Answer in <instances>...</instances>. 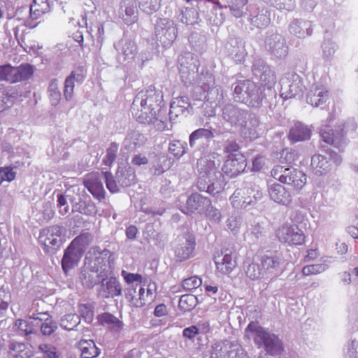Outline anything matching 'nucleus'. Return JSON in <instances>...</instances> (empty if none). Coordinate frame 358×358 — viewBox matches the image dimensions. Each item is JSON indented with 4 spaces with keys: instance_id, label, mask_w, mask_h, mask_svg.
<instances>
[{
    "instance_id": "nucleus-22",
    "label": "nucleus",
    "mask_w": 358,
    "mask_h": 358,
    "mask_svg": "<svg viewBox=\"0 0 358 358\" xmlns=\"http://www.w3.org/2000/svg\"><path fill=\"white\" fill-rule=\"evenodd\" d=\"M329 97L328 90L322 86H315L307 94V101L313 106L317 107L324 103Z\"/></svg>"
},
{
    "instance_id": "nucleus-38",
    "label": "nucleus",
    "mask_w": 358,
    "mask_h": 358,
    "mask_svg": "<svg viewBox=\"0 0 358 358\" xmlns=\"http://www.w3.org/2000/svg\"><path fill=\"white\" fill-rule=\"evenodd\" d=\"M47 317L44 318V322L41 325V330L44 336H50L57 328L56 323L52 317L46 313H41Z\"/></svg>"
},
{
    "instance_id": "nucleus-35",
    "label": "nucleus",
    "mask_w": 358,
    "mask_h": 358,
    "mask_svg": "<svg viewBox=\"0 0 358 358\" xmlns=\"http://www.w3.org/2000/svg\"><path fill=\"white\" fill-rule=\"evenodd\" d=\"M196 297L193 294L182 295L178 302V307L184 312L192 310L196 305Z\"/></svg>"
},
{
    "instance_id": "nucleus-23",
    "label": "nucleus",
    "mask_w": 358,
    "mask_h": 358,
    "mask_svg": "<svg viewBox=\"0 0 358 358\" xmlns=\"http://www.w3.org/2000/svg\"><path fill=\"white\" fill-rule=\"evenodd\" d=\"M262 268L267 271L277 270L281 263V259L277 252L267 251L260 257Z\"/></svg>"
},
{
    "instance_id": "nucleus-41",
    "label": "nucleus",
    "mask_w": 358,
    "mask_h": 358,
    "mask_svg": "<svg viewBox=\"0 0 358 358\" xmlns=\"http://www.w3.org/2000/svg\"><path fill=\"white\" fill-rule=\"evenodd\" d=\"M48 92L50 99L53 105L59 103L61 99V93L59 90L58 82L57 79L52 80L49 85Z\"/></svg>"
},
{
    "instance_id": "nucleus-27",
    "label": "nucleus",
    "mask_w": 358,
    "mask_h": 358,
    "mask_svg": "<svg viewBox=\"0 0 358 358\" xmlns=\"http://www.w3.org/2000/svg\"><path fill=\"white\" fill-rule=\"evenodd\" d=\"M9 355L13 358H31L33 351L29 344L13 342L9 345Z\"/></svg>"
},
{
    "instance_id": "nucleus-63",
    "label": "nucleus",
    "mask_w": 358,
    "mask_h": 358,
    "mask_svg": "<svg viewBox=\"0 0 358 358\" xmlns=\"http://www.w3.org/2000/svg\"><path fill=\"white\" fill-rule=\"evenodd\" d=\"M137 231L138 229L134 225L128 227L126 229L127 237L129 239H134L136 236Z\"/></svg>"
},
{
    "instance_id": "nucleus-58",
    "label": "nucleus",
    "mask_w": 358,
    "mask_h": 358,
    "mask_svg": "<svg viewBox=\"0 0 358 358\" xmlns=\"http://www.w3.org/2000/svg\"><path fill=\"white\" fill-rule=\"evenodd\" d=\"M131 162L136 166L145 165L148 163V159L146 156L138 154L133 157Z\"/></svg>"
},
{
    "instance_id": "nucleus-59",
    "label": "nucleus",
    "mask_w": 358,
    "mask_h": 358,
    "mask_svg": "<svg viewBox=\"0 0 358 358\" xmlns=\"http://www.w3.org/2000/svg\"><path fill=\"white\" fill-rule=\"evenodd\" d=\"M307 254L305 256V261H313L315 260L320 255V252L317 248L309 249L307 250Z\"/></svg>"
},
{
    "instance_id": "nucleus-18",
    "label": "nucleus",
    "mask_w": 358,
    "mask_h": 358,
    "mask_svg": "<svg viewBox=\"0 0 358 358\" xmlns=\"http://www.w3.org/2000/svg\"><path fill=\"white\" fill-rule=\"evenodd\" d=\"M214 262L217 271L224 275L231 273L237 266L236 259L231 253L215 256Z\"/></svg>"
},
{
    "instance_id": "nucleus-44",
    "label": "nucleus",
    "mask_w": 358,
    "mask_h": 358,
    "mask_svg": "<svg viewBox=\"0 0 358 358\" xmlns=\"http://www.w3.org/2000/svg\"><path fill=\"white\" fill-rule=\"evenodd\" d=\"M325 265L322 264L308 265L302 268L303 275H317L325 270Z\"/></svg>"
},
{
    "instance_id": "nucleus-62",
    "label": "nucleus",
    "mask_w": 358,
    "mask_h": 358,
    "mask_svg": "<svg viewBox=\"0 0 358 358\" xmlns=\"http://www.w3.org/2000/svg\"><path fill=\"white\" fill-rule=\"evenodd\" d=\"M154 314L156 317L166 315L167 314L166 306L163 303L157 305L155 308Z\"/></svg>"
},
{
    "instance_id": "nucleus-50",
    "label": "nucleus",
    "mask_w": 358,
    "mask_h": 358,
    "mask_svg": "<svg viewBox=\"0 0 358 358\" xmlns=\"http://www.w3.org/2000/svg\"><path fill=\"white\" fill-rule=\"evenodd\" d=\"M139 298L138 299L134 300V298L132 296L129 299L130 303H132L134 306L136 307H141L145 305L146 302L148 301V299L146 297L145 290L144 287H141L138 292Z\"/></svg>"
},
{
    "instance_id": "nucleus-4",
    "label": "nucleus",
    "mask_w": 358,
    "mask_h": 358,
    "mask_svg": "<svg viewBox=\"0 0 358 358\" xmlns=\"http://www.w3.org/2000/svg\"><path fill=\"white\" fill-rule=\"evenodd\" d=\"M113 254L108 249L101 250L98 246L93 247L87 253L84 264L99 276H107L113 263Z\"/></svg>"
},
{
    "instance_id": "nucleus-57",
    "label": "nucleus",
    "mask_w": 358,
    "mask_h": 358,
    "mask_svg": "<svg viewBox=\"0 0 358 358\" xmlns=\"http://www.w3.org/2000/svg\"><path fill=\"white\" fill-rule=\"evenodd\" d=\"M264 166V159L263 156L257 155L252 161V171H259Z\"/></svg>"
},
{
    "instance_id": "nucleus-46",
    "label": "nucleus",
    "mask_w": 358,
    "mask_h": 358,
    "mask_svg": "<svg viewBox=\"0 0 358 358\" xmlns=\"http://www.w3.org/2000/svg\"><path fill=\"white\" fill-rule=\"evenodd\" d=\"M203 214L205 215L210 220L215 222H220L222 217L220 211L212 206L210 200V206L205 210V212H203Z\"/></svg>"
},
{
    "instance_id": "nucleus-6",
    "label": "nucleus",
    "mask_w": 358,
    "mask_h": 358,
    "mask_svg": "<svg viewBox=\"0 0 358 358\" xmlns=\"http://www.w3.org/2000/svg\"><path fill=\"white\" fill-rule=\"evenodd\" d=\"M262 198V192L255 187H243L237 189L230 196L232 206L237 209L247 208L255 204Z\"/></svg>"
},
{
    "instance_id": "nucleus-34",
    "label": "nucleus",
    "mask_w": 358,
    "mask_h": 358,
    "mask_svg": "<svg viewBox=\"0 0 358 358\" xmlns=\"http://www.w3.org/2000/svg\"><path fill=\"white\" fill-rule=\"evenodd\" d=\"M320 134L323 141L331 145L339 144L343 137V134L342 133H337L335 134L334 131L329 127H324L321 129Z\"/></svg>"
},
{
    "instance_id": "nucleus-61",
    "label": "nucleus",
    "mask_w": 358,
    "mask_h": 358,
    "mask_svg": "<svg viewBox=\"0 0 358 358\" xmlns=\"http://www.w3.org/2000/svg\"><path fill=\"white\" fill-rule=\"evenodd\" d=\"M209 187H212L211 189H213L215 191V192H208L209 194H213V195L219 194L224 190V186H223L222 182H220L218 181H215V182L213 181L211 183V185H210Z\"/></svg>"
},
{
    "instance_id": "nucleus-7",
    "label": "nucleus",
    "mask_w": 358,
    "mask_h": 358,
    "mask_svg": "<svg viewBox=\"0 0 358 358\" xmlns=\"http://www.w3.org/2000/svg\"><path fill=\"white\" fill-rule=\"evenodd\" d=\"M63 228L59 225H52L43 229L39 235V242L45 252H52L59 248Z\"/></svg>"
},
{
    "instance_id": "nucleus-16",
    "label": "nucleus",
    "mask_w": 358,
    "mask_h": 358,
    "mask_svg": "<svg viewBox=\"0 0 358 358\" xmlns=\"http://www.w3.org/2000/svg\"><path fill=\"white\" fill-rule=\"evenodd\" d=\"M216 173L217 171L214 166L201 169L199 173L196 184L198 189L202 192H215V191L211 189L212 187H209V186L213 182Z\"/></svg>"
},
{
    "instance_id": "nucleus-54",
    "label": "nucleus",
    "mask_w": 358,
    "mask_h": 358,
    "mask_svg": "<svg viewBox=\"0 0 358 358\" xmlns=\"http://www.w3.org/2000/svg\"><path fill=\"white\" fill-rule=\"evenodd\" d=\"M79 311L81 316L87 322H91L93 320L94 312L91 308L87 305H81L79 308Z\"/></svg>"
},
{
    "instance_id": "nucleus-51",
    "label": "nucleus",
    "mask_w": 358,
    "mask_h": 358,
    "mask_svg": "<svg viewBox=\"0 0 358 358\" xmlns=\"http://www.w3.org/2000/svg\"><path fill=\"white\" fill-rule=\"evenodd\" d=\"M78 320L77 315H66L62 320V325L67 329H72L78 324Z\"/></svg>"
},
{
    "instance_id": "nucleus-45",
    "label": "nucleus",
    "mask_w": 358,
    "mask_h": 358,
    "mask_svg": "<svg viewBox=\"0 0 358 358\" xmlns=\"http://www.w3.org/2000/svg\"><path fill=\"white\" fill-rule=\"evenodd\" d=\"M92 241V236L89 233L81 234L76 238L73 240V241L70 243L73 247L82 246L85 247L90 243Z\"/></svg>"
},
{
    "instance_id": "nucleus-11",
    "label": "nucleus",
    "mask_w": 358,
    "mask_h": 358,
    "mask_svg": "<svg viewBox=\"0 0 358 358\" xmlns=\"http://www.w3.org/2000/svg\"><path fill=\"white\" fill-rule=\"evenodd\" d=\"M280 83V96L285 99L299 96L303 92L302 78L296 73L288 75L281 80Z\"/></svg>"
},
{
    "instance_id": "nucleus-55",
    "label": "nucleus",
    "mask_w": 358,
    "mask_h": 358,
    "mask_svg": "<svg viewBox=\"0 0 358 358\" xmlns=\"http://www.w3.org/2000/svg\"><path fill=\"white\" fill-rule=\"evenodd\" d=\"M284 157L285 161L291 164L295 161L296 153L294 150L283 149L281 152V157Z\"/></svg>"
},
{
    "instance_id": "nucleus-15",
    "label": "nucleus",
    "mask_w": 358,
    "mask_h": 358,
    "mask_svg": "<svg viewBox=\"0 0 358 358\" xmlns=\"http://www.w3.org/2000/svg\"><path fill=\"white\" fill-rule=\"evenodd\" d=\"M268 192L271 199L278 204L288 206L292 203V194L282 183L275 182L271 185L268 187Z\"/></svg>"
},
{
    "instance_id": "nucleus-30",
    "label": "nucleus",
    "mask_w": 358,
    "mask_h": 358,
    "mask_svg": "<svg viewBox=\"0 0 358 358\" xmlns=\"http://www.w3.org/2000/svg\"><path fill=\"white\" fill-rule=\"evenodd\" d=\"M244 271L247 277L255 280L260 278L261 268L253 257L248 256L243 262Z\"/></svg>"
},
{
    "instance_id": "nucleus-12",
    "label": "nucleus",
    "mask_w": 358,
    "mask_h": 358,
    "mask_svg": "<svg viewBox=\"0 0 358 358\" xmlns=\"http://www.w3.org/2000/svg\"><path fill=\"white\" fill-rule=\"evenodd\" d=\"M247 166L246 158L242 153L227 155L222 167V174L228 178H234L244 171Z\"/></svg>"
},
{
    "instance_id": "nucleus-14",
    "label": "nucleus",
    "mask_w": 358,
    "mask_h": 358,
    "mask_svg": "<svg viewBox=\"0 0 358 358\" xmlns=\"http://www.w3.org/2000/svg\"><path fill=\"white\" fill-rule=\"evenodd\" d=\"M210 206V199L199 193H192L187 199L186 203L180 208L186 215L197 213L203 215L205 210Z\"/></svg>"
},
{
    "instance_id": "nucleus-60",
    "label": "nucleus",
    "mask_w": 358,
    "mask_h": 358,
    "mask_svg": "<svg viewBox=\"0 0 358 358\" xmlns=\"http://www.w3.org/2000/svg\"><path fill=\"white\" fill-rule=\"evenodd\" d=\"M227 225L232 231H236L239 228V222L235 217H231L228 219Z\"/></svg>"
},
{
    "instance_id": "nucleus-32",
    "label": "nucleus",
    "mask_w": 358,
    "mask_h": 358,
    "mask_svg": "<svg viewBox=\"0 0 358 358\" xmlns=\"http://www.w3.org/2000/svg\"><path fill=\"white\" fill-rule=\"evenodd\" d=\"M98 321L101 325H106L110 329L120 331L122 329L123 324L116 317L109 313H104L98 317Z\"/></svg>"
},
{
    "instance_id": "nucleus-8",
    "label": "nucleus",
    "mask_w": 358,
    "mask_h": 358,
    "mask_svg": "<svg viewBox=\"0 0 358 358\" xmlns=\"http://www.w3.org/2000/svg\"><path fill=\"white\" fill-rule=\"evenodd\" d=\"M155 37L163 47H170L177 37V27L173 20L159 19L155 25Z\"/></svg>"
},
{
    "instance_id": "nucleus-1",
    "label": "nucleus",
    "mask_w": 358,
    "mask_h": 358,
    "mask_svg": "<svg viewBox=\"0 0 358 358\" xmlns=\"http://www.w3.org/2000/svg\"><path fill=\"white\" fill-rule=\"evenodd\" d=\"M162 98L161 92L153 87L139 92L131 106L136 120L141 124H154L158 130H164L166 125L159 119Z\"/></svg>"
},
{
    "instance_id": "nucleus-53",
    "label": "nucleus",
    "mask_w": 358,
    "mask_h": 358,
    "mask_svg": "<svg viewBox=\"0 0 358 358\" xmlns=\"http://www.w3.org/2000/svg\"><path fill=\"white\" fill-rule=\"evenodd\" d=\"M239 149L240 146L236 141H228L224 146V152L227 155H234L235 153H241Z\"/></svg>"
},
{
    "instance_id": "nucleus-52",
    "label": "nucleus",
    "mask_w": 358,
    "mask_h": 358,
    "mask_svg": "<svg viewBox=\"0 0 358 358\" xmlns=\"http://www.w3.org/2000/svg\"><path fill=\"white\" fill-rule=\"evenodd\" d=\"M86 75V71L85 69L80 66L77 68L75 71H73L70 76L67 78H71V81L74 82L76 80L77 82H82L83 81Z\"/></svg>"
},
{
    "instance_id": "nucleus-56",
    "label": "nucleus",
    "mask_w": 358,
    "mask_h": 358,
    "mask_svg": "<svg viewBox=\"0 0 358 358\" xmlns=\"http://www.w3.org/2000/svg\"><path fill=\"white\" fill-rule=\"evenodd\" d=\"M199 329L194 325L184 329L182 331L183 336L189 339L194 338L196 335L199 334Z\"/></svg>"
},
{
    "instance_id": "nucleus-3",
    "label": "nucleus",
    "mask_w": 358,
    "mask_h": 358,
    "mask_svg": "<svg viewBox=\"0 0 358 358\" xmlns=\"http://www.w3.org/2000/svg\"><path fill=\"white\" fill-rule=\"evenodd\" d=\"M271 176L297 192L302 189L307 182L306 174L301 170L293 167L285 168L281 165L275 166L271 171Z\"/></svg>"
},
{
    "instance_id": "nucleus-33",
    "label": "nucleus",
    "mask_w": 358,
    "mask_h": 358,
    "mask_svg": "<svg viewBox=\"0 0 358 358\" xmlns=\"http://www.w3.org/2000/svg\"><path fill=\"white\" fill-rule=\"evenodd\" d=\"M49 10L48 0H34L30 7V15L33 19H38Z\"/></svg>"
},
{
    "instance_id": "nucleus-13",
    "label": "nucleus",
    "mask_w": 358,
    "mask_h": 358,
    "mask_svg": "<svg viewBox=\"0 0 358 358\" xmlns=\"http://www.w3.org/2000/svg\"><path fill=\"white\" fill-rule=\"evenodd\" d=\"M179 243L175 249V257L177 261L184 262L194 256L196 243L193 234L186 233L178 239Z\"/></svg>"
},
{
    "instance_id": "nucleus-48",
    "label": "nucleus",
    "mask_w": 358,
    "mask_h": 358,
    "mask_svg": "<svg viewBox=\"0 0 358 358\" xmlns=\"http://www.w3.org/2000/svg\"><path fill=\"white\" fill-rule=\"evenodd\" d=\"M106 187L111 193H116L119 191L118 186L113 178L111 173L106 171L103 173Z\"/></svg>"
},
{
    "instance_id": "nucleus-5",
    "label": "nucleus",
    "mask_w": 358,
    "mask_h": 358,
    "mask_svg": "<svg viewBox=\"0 0 358 358\" xmlns=\"http://www.w3.org/2000/svg\"><path fill=\"white\" fill-rule=\"evenodd\" d=\"M34 72V67L29 64H22L18 66L10 64L0 66V81L17 83L29 80Z\"/></svg>"
},
{
    "instance_id": "nucleus-42",
    "label": "nucleus",
    "mask_w": 358,
    "mask_h": 358,
    "mask_svg": "<svg viewBox=\"0 0 358 358\" xmlns=\"http://www.w3.org/2000/svg\"><path fill=\"white\" fill-rule=\"evenodd\" d=\"M202 284V280L196 275L185 279L182 282L184 289L192 291L199 287Z\"/></svg>"
},
{
    "instance_id": "nucleus-47",
    "label": "nucleus",
    "mask_w": 358,
    "mask_h": 358,
    "mask_svg": "<svg viewBox=\"0 0 358 358\" xmlns=\"http://www.w3.org/2000/svg\"><path fill=\"white\" fill-rule=\"evenodd\" d=\"M121 275L128 285H131L134 282L141 283L143 282V276L139 273H129L125 270H122L121 271Z\"/></svg>"
},
{
    "instance_id": "nucleus-2",
    "label": "nucleus",
    "mask_w": 358,
    "mask_h": 358,
    "mask_svg": "<svg viewBox=\"0 0 358 358\" xmlns=\"http://www.w3.org/2000/svg\"><path fill=\"white\" fill-rule=\"evenodd\" d=\"M244 336L253 339L258 348H263L266 354L272 357H280L284 351L282 341L278 336L266 330L257 321H251L248 324Z\"/></svg>"
},
{
    "instance_id": "nucleus-64",
    "label": "nucleus",
    "mask_w": 358,
    "mask_h": 358,
    "mask_svg": "<svg viewBox=\"0 0 358 358\" xmlns=\"http://www.w3.org/2000/svg\"><path fill=\"white\" fill-rule=\"evenodd\" d=\"M233 7L238 9L244 7L248 2V0H230Z\"/></svg>"
},
{
    "instance_id": "nucleus-43",
    "label": "nucleus",
    "mask_w": 358,
    "mask_h": 358,
    "mask_svg": "<svg viewBox=\"0 0 358 358\" xmlns=\"http://www.w3.org/2000/svg\"><path fill=\"white\" fill-rule=\"evenodd\" d=\"M38 349L45 355L46 358H59L60 354L57 348L49 344H41Z\"/></svg>"
},
{
    "instance_id": "nucleus-29",
    "label": "nucleus",
    "mask_w": 358,
    "mask_h": 358,
    "mask_svg": "<svg viewBox=\"0 0 358 358\" xmlns=\"http://www.w3.org/2000/svg\"><path fill=\"white\" fill-rule=\"evenodd\" d=\"M102 277L99 275V273L94 272V271L84 264L81 268L79 278L84 287L92 288L96 284L97 278Z\"/></svg>"
},
{
    "instance_id": "nucleus-37",
    "label": "nucleus",
    "mask_w": 358,
    "mask_h": 358,
    "mask_svg": "<svg viewBox=\"0 0 358 358\" xmlns=\"http://www.w3.org/2000/svg\"><path fill=\"white\" fill-rule=\"evenodd\" d=\"M140 8L148 14H152L160 7V0H138Z\"/></svg>"
},
{
    "instance_id": "nucleus-28",
    "label": "nucleus",
    "mask_w": 358,
    "mask_h": 358,
    "mask_svg": "<svg viewBox=\"0 0 358 358\" xmlns=\"http://www.w3.org/2000/svg\"><path fill=\"white\" fill-rule=\"evenodd\" d=\"M125 9L121 14V18L127 25H132L137 22L138 10L134 0H125L124 1Z\"/></svg>"
},
{
    "instance_id": "nucleus-9",
    "label": "nucleus",
    "mask_w": 358,
    "mask_h": 358,
    "mask_svg": "<svg viewBox=\"0 0 358 358\" xmlns=\"http://www.w3.org/2000/svg\"><path fill=\"white\" fill-rule=\"evenodd\" d=\"M259 90L257 85L252 81L240 80L234 87V94L238 96L244 92L247 96L243 97L242 101L250 107H259L262 103Z\"/></svg>"
},
{
    "instance_id": "nucleus-31",
    "label": "nucleus",
    "mask_w": 358,
    "mask_h": 358,
    "mask_svg": "<svg viewBox=\"0 0 358 358\" xmlns=\"http://www.w3.org/2000/svg\"><path fill=\"white\" fill-rule=\"evenodd\" d=\"M79 348L81 351V358H94L100 353L99 350L92 340L80 341Z\"/></svg>"
},
{
    "instance_id": "nucleus-17",
    "label": "nucleus",
    "mask_w": 358,
    "mask_h": 358,
    "mask_svg": "<svg viewBox=\"0 0 358 358\" xmlns=\"http://www.w3.org/2000/svg\"><path fill=\"white\" fill-rule=\"evenodd\" d=\"M192 105L187 96L176 97L171 103L169 115L171 119H175L180 115H185L192 109Z\"/></svg>"
},
{
    "instance_id": "nucleus-36",
    "label": "nucleus",
    "mask_w": 358,
    "mask_h": 358,
    "mask_svg": "<svg viewBox=\"0 0 358 358\" xmlns=\"http://www.w3.org/2000/svg\"><path fill=\"white\" fill-rule=\"evenodd\" d=\"M214 137L213 132L211 129L200 128L194 131L189 136V144L193 146L195 141L202 138L206 139L213 138Z\"/></svg>"
},
{
    "instance_id": "nucleus-49",
    "label": "nucleus",
    "mask_w": 358,
    "mask_h": 358,
    "mask_svg": "<svg viewBox=\"0 0 358 358\" xmlns=\"http://www.w3.org/2000/svg\"><path fill=\"white\" fill-rule=\"evenodd\" d=\"M74 82L71 81V78H66L64 82V96L66 101H70L73 96Z\"/></svg>"
},
{
    "instance_id": "nucleus-10",
    "label": "nucleus",
    "mask_w": 358,
    "mask_h": 358,
    "mask_svg": "<svg viewBox=\"0 0 358 358\" xmlns=\"http://www.w3.org/2000/svg\"><path fill=\"white\" fill-rule=\"evenodd\" d=\"M280 242L289 245H301L306 241L304 233L296 225L285 224L276 230Z\"/></svg>"
},
{
    "instance_id": "nucleus-19",
    "label": "nucleus",
    "mask_w": 358,
    "mask_h": 358,
    "mask_svg": "<svg viewBox=\"0 0 358 358\" xmlns=\"http://www.w3.org/2000/svg\"><path fill=\"white\" fill-rule=\"evenodd\" d=\"M84 185L94 198L101 201L105 198V191L102 182L96 173L87 175Z\"/></svg>"
},
{
    "instance_id": "nucleus-26",
    "label": "nucleus",
    "mask_w": 358,
    "mask_h": 358,
    "mask_svg": "<svg viewBox=\"0 0 358 358\" xmlns=\"http://www.w3.org/2000/svg\"><path fill=\"white\" fill-rule=\"evenodd\" d=\"M329 166V162L326 157L321 155L313 156L310 169L313 174L316 176L324 175L328 173Z\"/></svg>"
},
{
    "instance_id": "nucleus-40",
    "label": "nucleus",
    "mask_w": 358,
    "mask_h": 358,
    "mask_svg": "<svg viewBox=\"0 0 358 358\" xmlns=\"http://www.w3.org/2000/svg\"><path fill=\"white\" fill-rule=\"evenodd\" d=\"M118 150V144L112 143L106 150V155L103 158V163L107 166H111L116 159Z\"/></svg>"
},
{
    "instance_id": "nucleus-25",
    "label": "nucleus",
    "mask_w": 358,
    "mask_h": 358,
    "mask_svg": "<svg viewBox=\"0 0 358 358\" xmlns=\"http://www.w3.org/2000/svg\"><path fill=\"white\" fill-rule=\"evenodd\" d=\"M311 136V131L301 122H297L289 130L288 138L293 142L308 140Z\"/></svg>"
},
{
    "instance_id": "nucleus-39",
    "label": "nucleus",
    "mask_w": 358,
    "mask_h": 358,
    "mask_svg": "<svg viewBox=\"0 0 358 358\" xmlns=\"http://www.w3.org/2000/svg\"><path fill=\"white\" fill-rule=\"evenodd\" d=\"M17 173L10 166L0 167V185L4 182H10L16 178Z\"/></svg>"
},
{
    "instance_id": "nucleus-24",
    "label": "nucleus",
    "mask_w": 358,
    "mask_h": 358,
    "mask_svg": "<svg viewBox=\"0 0 358 358\" xmlns=\"http://www.w3.org/2000/svg\"><path fill=\"white\" fill-rule=\"evenodd\" d=\"M39 315H41V313L34 315L33 317H26L25 319H17L15 322V326L17 327V330L24 336L35 334L36 328L33 320H42L43 318H41L38 316Z\"/></svg>"
},
{
    "instance_id": "nucleus-20",
    "label": "nucleus",
    "mask_w": 358,
    "mask_h": 358,
    "mask_svg": "<svg viewBox=\"0 0 358 358\" xmlns=\"http://www.w3.org/2000/svg\"><path fill=\"white\" fill-rule=\"evenodd\" d=\"M122 286L115 277H110L101 281V292L105 298L115 297L122 294Z\"/></svg>"
},
{
    "instance_id": "nucleus-21",
    "label": "nucleus",
    "mask_w": 358,
    "mask_h": 358,
    "mask_svg": "<svg viewBox=\"0 0 358 358\" xmlns=\"http://www.w3.org/2000/svg\"><path fill=\"white\" fill-rule=\"evenodd\" d=\"M80 255L75 247L69 245L64 251L62 259V268L65 273L73 268L79 262Z\"/></svg>"
}]
</instances>
